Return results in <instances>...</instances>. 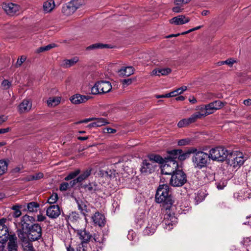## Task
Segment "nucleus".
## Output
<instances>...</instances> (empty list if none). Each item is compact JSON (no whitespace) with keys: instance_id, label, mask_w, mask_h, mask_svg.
<instances>
[{"instance_id":"nucleus-48","label":"nucleus","mask_w":251,"mask_h":251,"mask_svg":"<svg viewBox=\"0 0 251 251\" xmlns=\"http://www.w3.org/2000/svg\"><path fill=\"white\" fill-rule=\"evenodd\" d=\"M190 142L189 139L185 138L179 140L177 142V144L178 146H185L188 145Z\"/></svg>"},{"instance_id":"nucleus-32","label":"nucleus","mask_w":251,"mask_h":251,"mask_svg":"<svg viewBox=\"0 0 251 251\" xmlns=\"http://www.w3.org/2000/svg\"><path fill=\"white\" fill-rule=\"evenodd\" d=\"M76 202L79 210L81 211V212L83 215H85L88 212L87 206L86 204V202L82 201H77Z\"/></svg>"},{"instance_id":"nucleus-46","label":"nucleus","mask_w":251,"mask_h":251,"mask_svg":"<svg viewBox=\"0 0 251 251\" xmlns=\"http://www.w3.org/2000/svg\"><path fill=\"white\" fill-rule=\"evenodd\" d=\"M58 198L56 193H53L48 199V202L50 204H53L56 202Z\"/></svg>"},{"instance_id":"nucleus-34","label":"nucleus","mask_w":251,"mask_h":251,"mask_svg":"<svg viewBox=\"0 0 251 251\" xmlns=\"http://www.w3.org/2000/svg\"><path fill=\"white\" fill-rule=\"evenodd\" d=\"M102 174L103 176L111 179L115 177L117 173L114 169H108L107 170L103 171Z\"/></svg>"},{"instance_id":"nucleus-59","label":"nucleus","mask_w":251,"mask_h":251,"mask_svg":"<svg viewBox=\"0 0 251 251\" xmlns=\"http://www.w3.org/2000/svg\"><path fill=\"white\" fill-rule=\"evenodd\" d=\"M37 221L38 222H43L46 219V217L43 214H39L37 215Z\"/></svg>"},{"instance_id":"nucleus-17","label":"nucleus","mask_w":251,"mask_h":251,"mask_svg":"<svg viewBox=\"0 0 251 251\" xmlns=\"http://www.w3.org/2000/svg\"><path fill=\"white\" fill-rule=\"evenodd\" d=\"M92 219L95 226H98L100 227L103 226L105 223V218L104 216L99 212H96L92 217Z\"/></svg>"},{"instance_id":"nucleus-14","label":"nucleus","mask_w":251,"mask_h":251,"mask_svg":"<svg viewBox=\"0 0 251 251\" xmlns=\"http://www.w3.org/2000/svg\"><path fill=\"white\" fill-rule=\"evenodd\" d=\"M158 223L159 222L157 221V220L155 218H151L150 221H149L148 226L144 230V234L149 235L154 233Z\"/></svg>"},{"instance_id":"nucleus-8","label":"nucleus","mask_w":251,"mask_h":251,"mask_svg":"<svg viewBox=\"0 0 251 251\" xmlns=\"http://www.w3.org/2000/svg\"><path fill=\"white\" fill-rule=\"evenodd\" d=\"M112 89V85L107 81H99L95 83L91 88V93L93 95L108 93Z\"/></svg>"},{"instance_id":"nucleus-27","label":"nucleus","mask_w":251,"mask_h":251,"mask_svg":"<svg viewBox=\"0 0 251 251\" xmlns=\"http://www.w3.org/2000/svg\"><path fill=\"white\" fill-rule=\"evenodd\" d=\"M84 188L86 191L93 194L99 190L98 185L96 183H90L84 185Z\"/></svg>"},{"instance_id":"nucleus-41","label":"nucleus","mask_w":251,"mask_h":251,"mask_svg":"<svg viewBox=\"0 0 251 251\" xmlns=\"http://www.w3.org/2000/svg\"><path fill=\"white\" fill-rule=\"evenodd\" d=\"M105 48H108V45L107 44H102L100 43H97L95 44H93L87 48L88 50H93L95 49H103Z\"/></svg>"},{"instance_id":"nucleus-38","label":"nucleus","mask_w":251,"mask_h":251,"mask_svg":"<svg viewBox=\"0 0 251 251\" xmlns=\"http://www.w3.org/2000/svg\"><path fill=\"white\" fill-rule=\"evenodd\" d=\"M80 173L79 169H77L74 172H71L67 176H66L64 179L66 181H68L71 179H74Z\"/></svg>"},{"instance_id":"nucleus-2","label":"nucleus","mask_w":251,"mask_h":251,"mask_svg":"<svg viewBox=\"0 0 251 251\" xmlns=\"http://www.w3.org/2000/svg\"><path fill=\"white\" fill-rule=\"evenodd\" d=\"M229 151L223 147H217L209 151V159L213 160L223 161L227 159Z\"/></svg>"},{"instance_id":"nucleus-57","label":"nucleus","mask_w":251,"mask_h":251,"mask_svg":"<svg viewBox=\"0 0 251 251\" xmlns=\"http://www.w3.org/2000/svg\"><path fill=\"white\" fill-rule=\"evenodd\" d=\"M202 26V25H200V26H197V27H195L193 28H192V29H190L186 31H185V32H183L182 33H181V34L182 35H184V34H188L191 32H192V31H195V30H198L199 29H200Z\"/></svg>"},{"instance_id":"nucleus-21","label":"nucleus","mask_w":251,"mask_h":251,"mask_svg":"<svg viewBox=\"0 0 251 251\" xmlns=\"http://www.w3.org/2000/svg\"><path fill=\"white\" fill-rule=\"evenodd\" d=\"M32 102L28 100H24L19 104L18 110L20 113H25L28 112L31 108Z\"/></svg>"},{"instance_id":"nucleus-25","label":"nucleus","mask_w":251,"mask_h":251,"mask_svg":"<svg viewBox=\"0 0 251 251\" xmlns=\"http://www.w3.org/2000/svg\"><path fill=\"white\" fill-rule=\"evenodd\" d=\"M178 151H180L179 153V156H178V160L180 161H184L186 158H188L189 157V155L190 153H194L197 151V149L195 148H192L190 149L187 152H183V151L182 150L179 149Z\"/></svg>"},{"instance_id":"nucleus-29","label":"nucleus","mask_w":251,"mask_h":251,"mask_svg":"<svg viewBox=\"0 0 251 251\" xmlns=\"http://www.w3.org/2000/svg\"><path fill=\"white\" fill-rule=\"evenodd\" d=\"M55 6L54 2L53 0H49L44 2L43 5L44 10L45 12H50Z\"/></svg>"},{"instance_id":"nucleus-20","label":"nucleus","mask_w":251,"mask_h":251,"mask_svg":"<svg viewBox=\"0 0 251 251\" xmlns=\"http://www.w3.org/2000/svg\"><path fill=\"white\" fill-rule=\"evenodd\" d=\"M89 99L90 97L88 96L76 94L72 96L70 100L73 104H78L86 102Z\"/></svg>"},{"instance_id":"nucleus-51","label":"nucleus","mask_w":251,"mask_h":251,"mask_svg":"<svg viewBox=\"0 0 251 251\" xmlns=\"http://www.w3.org/2000/svg\"><path fill=\"white\" fill-rule=\"evenodd\" d=\"M26 57L25 56H22L20 58H18L16 66L17 67H20L25 61Z\"/></svg>"},{"instance_id":"nucleus-37","label":"nucleus","mask_w":251,"mask_h":251,"mask_svg":"<svg viewBox=\"0 0 251 251\" xmlns=\"http://www.w3.org/2000/svg\"><path fill=\"white\" fill-rule=\"evenodd\" d=\"M22 246L24 251H35L32 244L28 241L23 242Z\"/></svg>"},{"instance_id":"nucleus-52","label":"nucleus","mask_w":251,"mask_h":251,"mask_svg":"<svg viewBox=\"0 0 251 251\" xmlns=\"http://www.w3.org/2000/svg\"><path fill=\"white\" fill-rule=\"evenodd\" d=\"M11 85V82L6 79L3 80L1 83V85L4 89H8L10 87Z\"/></svg>"},{"instance_id":"nucleus-7","label":"nucleus","mask_w":251,"mask_h":251,"mask_svg":"<svg viewBox=\"0 0 251 251\" xmlns=\"http://www.w3.org/2000/svg\"><path fill=\"white\" fill-rule=\"evenodd\" d=\"M187 181L186 174L181 170H176L171 176L170 184L174 187H180Z\"/></svg>"},{"instance_id":"nucleus-44","label":"nucleus","mask_w":251,"mask_h":251,"mask_svg":"<svg viewBox=\"0 0 251 251\" xmlns=\"http://www.w3.org/2000/svg\"><path fill=\"white\" fill-rule=\"evenodd\" d=\"M187 89V86H183L182 87H181L175 91H173L172 92L173 93V97H176L178 95L182 94L184 91H186Z\"/></svg>"},{"instance_id":"nucleus-42","label":"nucleus","mask_w":251,"mask_h":251,"mask_svg":"<svg viewBox=\"0 0 251 251\" xmlns=\"http://www.w3.org/2000/svg\"><path fill=\"white\" fill-rule=\"evenodd\" d=\"M190 118V119L192 122V123H195L198 119H202V114H201L197 111L193 113Z\"/></svg>"},{"instance_id":"nucleus-60","label":"nucleus","mask_w":251,"mask_h":251,"mask_svg":"<svg viewBox=\"0 0 251 251\" xmlns=\"http://www.w3.org/2000/svg\"><path fill=\"white\" fill-rule=\"evenodd\" d=\"M92 237L96 242H99L100 244L103 241L102 238H100L96 234H95Z\"/></svg>"},{"instance_id":"nucleus-47","label":"nucleus","mask_w":251,"mask_h":251,"mask_svg":"<svg viewBox=\"0 0 251 251\" xmlns=\"http://www.w3.org/2000/svg\"><path fill=\"white\" fill-rule=\"evenodd\" d=\"M79 218V215L75 212H73L68 216V219L71 221H75Z\"/></svg>"},{"instance_id":"nucleus-18","label":"nucleus","mask_w":251,"mask_h":251,"mask_svg":"<svg viewBox=\"0 0 251 251\" xmlns=\"http://www.w3.org/2000/svg\"><path fill=\"white\" fill-rule=\"evenodd\" d=\"M190 18L184 15H180L172 18L170 22L175 25H181L188 23L190 21Z\"/></svg>"},{"instance_id":"nucleus-10","label":"nucleus","mask_w":251,"mask_h":251,"mask_svg":"<svg viewBox=\"0 0 251 251\" xmlns=\"http://www.w3.org/2000/svg\"><path fill=\"white\" fill-rule=\"evenodd\" d=\"M82 5L81 0H72L63 6L62 11L64 15L69 16L73 14Z\"/></svg>"},{"instance_id":"nucleus-13","label":"nucleus","mask_w":251,"mask_h":251,"mask_svg":"<svg viewBox=\"0 0 251 251\" xmlns=\"http://www.w3.org/2000/svg\"><path fill=\"white\" fill-rule=\"evenodd\" d=\"M75 232L76 237L80 240L81 244H87L93 237L92 235L85 229H77Z\"/></svg>"},{"instance_id":"nucleus-11","label":"nucleus","mask_w":251,"mask_h":251,"mask_svg":"<svg viewBox=\"0 0 251 251\" xmlns=\"http://www.w3.org/2000/svg\"><path fill=\"white\" fill-rule=\"evenodd\" d=\"M161 166V174L172 175L178 168V163L173 161H168L164 159V163Z\"/></svg>"},{"instance_id":"nucleus-63","label":"nucleus","mask_w":251,"mask_h":251,"mask_svg":"<svg viewBox=\"0 0 251 251\" xmlns=\"http://www.w3.org/2000/svg\"><path fill=\"white\" fill-rule=\"evenodd\" d=\"M235 62V61L232 59H227L226 61H224V63L226 64H227L230 66H232L233 64Z\"/></svg>"},{"instance_id":"nucleus-31","label":"nucleus","mask_w":251,"mask_h":251,"mask_svg":"<svg viewBox=\"0 0 251 251\" xmlns=\"http://www.w3.org/2000/svg\"><path fill=\"white\" fill-rule=\"evenodd\" d=\"M40 205L38 203L35 201H32L27 204V208L29 212H36Z\"/></svg>"},{"instance_id":"nucleus-1","label":"nucleus","mask_w":251,"mask_h":251,"mask_svg":"<svg viewBox=\"0 0 251 251\" xmlns=\"http://www.w3.org/2000/svg\"><path fill=\"white\" fill-rule=\"evenodd\" d=\"M155 200L157 203H163V206L166 211L170 209L173 203V201L169 194L168 185H159L155 194Z\"/></svg>"},{"instance_id":"nucleus-4","label":"nucleus","mask_w":251,"mask_h":251,"mask_svg":"<svg viewBox=\"0 0 251 251\" xmlns=\"http://www.w3.org/2000/svg\"><path fill=\"white\" fill-rule=\"evenodd\" d=\"M246 159L241 152H231L229 151L227 160L229 165L234 168L240 167L242 166Z\"/></svg>"},{"instance_id":"nucleus-22","label":"nucleus","mask_w":251,"mask_h":251,"mask_svg":"<svg viewBox=\"0 0 251 251\" xmlns=\"http://www.w3.org/2000/svg\"><path fill=\"white\" fill-rule=\"evenodd\" d=\"M172 70L169 68L155 69L152 70L151 73V75L158 76L167 75L171 73Z\"/></svg>"},{"instance_id":"nucleus-43","label":"nucleus","mask_w":251,"mask_h":251,"mask_svg":"<svg viewBox=\"0 0 251 251\" xmlns=\"http://www.w3.org/2000/svg\"><path fill=\"white\" fill-rule=\"evenodd\" d=\"M95 121L96 123V126L100 127L108 124V122L104 118H98L95 119Z\"/></svg>"},{"instance_id":"nucleus-53","label":"nucleus","mask_w":251,"mask_h":251,"mask_svg":"<svg viewBox=\"0 0 251 251\" xmlns=\"http://www.w3.org/2000/svg\"><path fill=\"white\" fill-rule=\"evenodd\" d=\"M85 244L79 243L76 247V251H86V246Z\"/></svg>"},{"instance_id":"nucleus-12","label":"nucleus","mask_w":251,"mask_h":251,"mask_svg":"<svg viewBox=\"0 0 251 251\" xmlns=\"http://www.w3.org/2000/svg\"><path fill=\"white\" fill-rule=\"evenodd\" d=\"M157 165L151 160H144L142 162L140 171L142 174H149L154 172Z\"/></svg>"},{"instance_id":"nucleus-62","label":"nucleus","mask_w":251,"mask_h":251,"mask_svg":"<svg viewBox=\"0 0 251 251\" xmlns=\"http://www.w3.org/2000/svg\"><path fill=\"white\" fill-rule=\"evenodd\" d=\"M132 83V80L130 78L125 79L123 80V84L124 85H128Z\"/></svg>"},{"instance_id":"nucleus-36","label":"nucleus","mask_w":251,"mask_h":251,"mask_svg":"<svg viewBox=\"0 0 251 251\" xmlns=\"http://www.w3.org/2000/svg\"><path fill=\"white\" fill-rule=\"evenodd\" d=\"M8 163L4 160H0V176L4 174L7 170Z\"/></svg>"},{"instance_id":"nucleus-49","label":"nucleus","mask_w":251,"mask_h":251,"mask_svg":"<svg viewBox=\"0 0 251 251\" xmlns=\"http://www.w3.org/2000/svg\"><path fill=\"white\" fill-rule=\"evenodd\" d=\"M191 0H175V3L176 5H184V4L188 3Z\"/></svg>"},{"instance_id":"nucleus-61","label":"nucleus","mask_w":251,"mask_h":251,"mask_svg":"<svg viewBox=\"0 0 251 251\" xmlns=\"http://www.w3.org/2000/svg\"><path fill=\"white\" fill-rule=\"evenodd\" d=\"M77 183H79L77 181H76V178L71 180L69 183V187H73L75 186Z\"/></svg>"},{"instance_id":"nucleus-40","label":"nucleus","mask_w":251,"mask_h":251,"mask_svg":"<svg viewBox=\"0 0 251 251\" xmlns=\"http://www.w3.org/2000/svg\"><path fill=\"white\" fill-rule=\"evenodd\" d=\"M198 111H197L201 114H202V117H204L209 114H210V112H208L207 110V106L205 105L204 106H201L198 108L197 109Z\"/></svg>"},{"instance_id":"nucleus-55","label":"nucleus","mask_w":251,"mask_h":251,"mask_svg":"<svg viewBox=\"0 0 251 251\" xmlns=\"http://www.w3.org/2000/svg\"><path fill=\"white\" fill-rule=\"evenodd\" d=\"M183 5H176L173 8V11L175 13H179L182 11L183 8L182 7Z\"/></svg>"},{"instance_id":"nucleus-6","label":"nucleus","mask_w":251,"mask_h":251,"mask_svg":"<svg viewBox=\"0 0 251 251\" xmlns=\"http://www.w3.org/2000/svg\"><path fill=\"white\" fill-rule=\"evenodd\" d=\"M30 241H38L42 238V229L40 225L34 224L30 226V228L25 233Z\"/></svg>"},{"instance_id":"nucleus-56","label":"nucleus","mask_w":251,"mask_h":251,"mask_svg":"<svg viewBox=\"0 0 251 251\" xmlns=\"http://www.w3.org/2000/svg\"><path fill=\"white\" fill-rule=\"evenodd\" d=\"M34 180H37L41 179L43 177L44 175L42 173H38L35 175H33Z\"/></svg>"},{"instance_id":"nucleus-45","label":"nucleus","mask_w":251,"mask_h":251,"mask_svg":"<svg viewBox=\"0 0 251 251\" xmlns=\"http://www.w3.org/2000/svg\"><path fill=\"white\" fill-rule=\"evenodd\" d=\"M54 47V44H50L44 47H41L37 50V52L40 53L45 51L49 50Z\"/></svg>"},{"instance_id":"nucleus-15","label":"nucleus","mask_w":251,"mask_h":251,"mask_svg":"<svg viewBox=\"0 0 251 251\" xmlns=\"http://www.w3.org/2000/svg\"><path fill=\"white\" fill-rule=\"evenodd\" d=\"M60 207L57 205L49 206L46 210V215L51 219H56L60 215Z\"/></svg>"},{"instance_id":"nucleus-9","label":"nucleus","mask_w":251,"mask_h":251,"mask_svg":"<svg viewBox=\"0 0 251 251\" xmlns=\"http://www.w3.org/2000/svg\"><path fill=\"white\" fill-rule=\"evenodd\" d=\"M0 241V251H17L18 244L15 235H11L7 241Z\"/></svg>"},{"instance_id":"nucleus-3","label":"nucleus","mask_w":251,"mask_h":251,"mask_svg":"<svg viewBox=\"0 0 251 251\" xmlns=\"http://www.w3.org/2000/svg\"><path fill=\"white\" fill-rule=\"evenodd\" d=\"M192 161L195 168L201 169L206 166L209 159V154L202 151H196L194 153Z\"/></svg>"},{"instance_id":"nucleus-33","label":"nucleus","mask_w":251,"mask_h":251,"mask_svg":"<svg viewBox=\"0 0 251 251\" xmlns=\"http://www.w3.org/2000/svg\"><path fill=\"white\" fill-rule=\"evenodd\" d=\"M91 170H87L76 177V181L79 183H81L83 181L86 180L91 175Z\"/></svg>"},{"instance_id":"nucleus-23","label":"nucleus","mask_w":251,"mask_h":251,"mask_svg":"<svg viewBox=\"0 0 251 251\" xmlns=\"http://www.w3.org/2000/svg\"><path fill=\"white\" fill-rule=\"evenodd\" d=\"M180 151H178V150H173L172 151H168V155L164 159L168 161H173L177 162L176 159H178L179 153Z\"/></svg>"},{"instance_id":"nucleus-19","label":"nucleus","mask_w":251,"mask_h":251,"mask_svg":"<svg viewBox=\"0 0 251 251\" xmlns=\"http://www.w3.org/2000/svg\"><path fill=\"white\" fill-rule=\"evenodd\" d=\"M207 110L210 114L214 113L216 110L222 108L224 106V103L222 101L217 100L206 105Z\"/></svg>"},{"instance_id":"nucleus-30","label":"nucleus","mask_w":251,"mask_h":251,"mask_svg":"<svg viewBox=\"0 0 251 251\" xmlns=\"http://www.w3.org/2000/svg\"><path fill=\"white\" fill-rule=\"evenodd\" d=\"M148 160H151V162H155L156 164V163L160 164L164 163V159L159 155L150 154L148 155Z\"/></svg>"},{"instance_id":"nucleus-5","label":"nucleus","mask_w":251,"mask_h":251,"mask_svg":"<svg viewBox=\"0 0 251 251\" xmlns=\"http://www.w3.org/2000/svg\"><path fill=\"white\" fill-rule=\"evenodd\" d=\"M35 218L32 216L25 215L21 220V228L18 230V235L21 239L25 238V233L30 228V223L35 222Z\"/></svg>"},{"instance_id":"nucleus-54","label":"nucleus","mask_w":251,"mask_h":251,"mask_svg":"<svg viewBox=\"0 0 251 251\" xmlns=\"http://www.w3.org/2000/svg\"><path fill=\"white\" fill-rule=\"evenodd\" d=\"M103 132L104 133H115L116 130L110 127H105L103 129Z\"/></svg>"},{"instance_id":"nucleus-50","label":"nucleus","mask_w":251,"mask_h":251,"mask_svg":"<svg viewBox=\"0 0 251 251\" xmlns=\"http://www.w3.org/2000/svg\"><path fill=\"white\" fill-rule=\"evenodd\" d=\"M69 184L68 182H63L60 184L59 189L61 191L67 190L69 188Z\"/></svg>"},{"instance_id":"nucleus-26","label":"nucleus","mask_w":251,"mask_h":251,"mask_svg":"<svg viewBox=\"0 0 251 251\" xmlns=\"http://www.w3.org/2000/svg\"><path fill=\"white\" fill-rule=\"evenodd\" d=\"M78 61V58L77 57H75L70 59H65L63 61L62 66L64 68H69L74 65Z\"/></svg>"},{"instance_id":"nucleus-28","label":"nucleus","mask_w":251,"mask_h":251,"mask_svg":"<svg viewBox=\"0 0 251 251\" xmlns=\"http://www.w3.org/2000/svg\"><path fill=\"white\" fill-rule=\"evenodd\" d=\"M61 101V97H50L47 100V104L49 107H54L59 104Z\"/></svg>"},{"instance_id":"nucleus-16","label":"nucleus","mask_w":251,"mask_h":251,"mask_svg":"<svg viewBox=\"0 0 251 251\" xmlns=\"http://www.w3.org/2000/svg\"><path fill=\"white\" fill-rule=\"evenodd\" d=\"M2 8L9 15H13L19 11L20 6L13 3H3Z\"/></svg>"},{"instance_id":"nucleus-58","label":"nucleus","mask_w":251,"mask_h":251,"mask_svg":"<svg viewBox=\"0 0 251 251\" xmlns=\"http://www.w3.org/2000/svg\"><path fill=\"white\" fill-rule=\"evenodd\" d=\"M93 120H94V118L85 119L83 120H81V121H78L77 122H76L75 123V124H81V123H87L90 121H93Z\"/></svg>"},{"instance_id":"nucleus-39","label":"nucleus","mask_w":251,"mask_h":251,"mask_svg":"<svg viewBox=\"0 0 251 251\" xmlns=\"http://www.w3.org/2000/svg\"><path fill=\"white\" fill-rule=\"evenodd\" d=\"M192 124L190 118L187 119H183L180 120L177 124V126L179 128L188 126L190 124Z\"/></svg>"},{"instance_id":"nucleus-64","label":"nucleus","mask_w":251,"mask_h":251,"mask_svg":"<svg viewBox=\"0 0 251 251\" xmlns=\"http://www.w3.org/2000/svg\"><path fill=\"white\" fill-rule=\"evenodd\" d=\"M22 214V212L20 210H16L14 212L13 214V216L15 218H18Z\"/></svg>"},{"instance_id":"nucleus-24","label":"nucleus","mask_w":251,"mask_h":251,"mask_svg":"<svg viewBox=\"0 0 251 251\" xmlns=\"http://www.w3.org/2000/svg\"><path fill=\"white\" fill-rule=\"evenodd\" d=\"M118 73L122 76H128L134 73V69L132 67H124L121 69Z\"/></svg>"},{"instance_id":"nucleus-35","label":"nucleus","mask_w":251,"mask_h":251,"mask_svg":"<svg viewBox=\"0 0 251 251\" xmlns=\"http://www.w3.org/2000/svg\"><path fill=\"white\" fill-rule=\"evenodd\" d=\"M175 217L171 213L165 214L164 216V222L166 225L172 226V222H175Z\"/></svg>"}]
</instances>
